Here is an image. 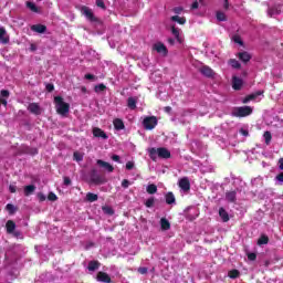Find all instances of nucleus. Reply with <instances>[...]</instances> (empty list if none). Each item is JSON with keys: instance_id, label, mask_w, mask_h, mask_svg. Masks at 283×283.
Returning a JSON list of instances; mask_svg holds the SVG:
<instances>
[{"instance_id": "obj_1", "label": "nucleus", "mask_w": 283, "mask_h": 283, "mask_svg": "<svg viewBox=\"0 0 283 283\" xmlns=\"http://www.w3.org/2000/svg\"><path fill=\"white\" fill-rule=\"evenodd\" d=\"M148 154L154 161L158 160V158H163L164 160L171 158V151L165 147L149 148Z\"/></svg>"}, {"instance_id": "obj_2", "label": "nucleus", "mask_w": 283, "mask_h": 283, "mask_svg": "<svg viewBox=\"0 0 283 283\" xmlns=\"http://www.w3.org/2000/svg\"><path fill=\"white\" fill-rule=\"evenodd\" d=\"M54 103H55L56 114H59L60 116H67V114H70V104L64 102L63 97L55 96Z\"/></svg>"}, {"instance_id": "obj_3", "label": "nucleus", "mask_w": 283, "mask_h": 283, "mask_svg": "<svg viewBox=\"0 0 283 283\" xmlns=\"http://www.w3.org/2000/svg\"><path fill=\"white\" fill-rule=\"evenodd\" d=\"M253 114V108L251 106H239L232 109V116L237 118H244Z\"/></svg>"}, {"instance_id": "obj_4", "label": "nucleus", "mask_w": 283, "mask_h": 283, "mask_svg": "<svg viewBox=\"0 0 283 283\" xmlns=\"http://www.w3.org/2000/svg\"><path fill=\"white\" fill-rule=\"evenodd\" d=\"M158 125V118L156 116H148L143 120L145 129H154Z\"/></svg>"}, {"instance_id": "obj_5", "label": "nucleus", "mask_w": 283, "mask_h": 283, "mask_svg": "<svg viewBox=\"0 0 283 283\" xmlns=\"http://www.w3.org/2000/svg\"><path fill=\"white\" fill-rule=\"evenodd\" d=\"M178 185L181 191L187 192L191 189V182L189 181V177H182L181 179H179Z\"/></svg>"}, {"instance_id": "obj_6", "label": "nucleus", "mask_w": 283, "mask_h": 283, "mask_svg": "<svg viewBox=\"0 0 283 283\" xmlns=\"http://www.w3.org/2000/svg\"><path fill=\"white\" fill-rule=\"evenodd\" d=\"M0 43H2V45L10 43V35H8V31H6L3 27H0Z\"/></svg>"}, {"instance_id": "obj_7", "label": "nucleus", "mask_w": 283, "mask_h": 283, "mask_svg": "<svg viewBox=\"0 0 283 283\" xmlns=\"http://www.w3.org/2000/svg\"><path fill=\"white\" fill-rule=\"evenodd\" d=\"M82 14L88 20V21H96V17H94V12L92 9L87 7H82Z\"/></svg>"}, {"instance_id": "obj_8", "label": "nucleus", "mask_w": 283, "mask_h": 283, "mask_svg": "<svg viewBox=\"0 0 283 283\" xmlns=\"http://www.w3.org/2000/svg\"><path fill=\"white\" fill-rule=\"evenodd\" d=\"M154 50L158 52V54H163V56H167L168 54L167 46L161 42H157L156 44H154Z\"/></svg>"}, {"instance_id": "obj_9", "label": "nucleus", "mask_w": 283, "mask_h": 283, "mask_svg": "<svg viewBox=\"0 0 283 283\" xmlns=\"http://www.w3.org/2000/svg\"><path fill=\"white\" fill-rule=\"evenodd\" d=\"M97 165L99 167H103V169H105V171H107L108 174H113L114 172V166H112V164H109L107 161H103V159H98L97 160Z\"/></svg>"}, {"instance_id": "obj_10", "label": "nucleus", "mask_w": 283, "mask_h": 283, "mask_svg": "<svg viewBox=\"0 0 283 283\" xmlns=\"http://www.w3.org/2000/svg\"><path fill=\"white\" fill-rule=\"evenodd\" d=\"M93 136H95V138H102L103 140H107V138H109L105 130L98 127L93 128Z\"/></svg>"}, {"instance_id": "obj_11", "label": "nucleus", "mask_w": 283, "mask_h": 283, "mask_svg": "<svg viewBox=\"0 0 283 283\" xmlns=\"http://www.w3.org/2000/svg\"><path fill=\"white\" fill-rule=\"evenodd\" d=\"M97 282L112 283V277L105 272H98L96 276Z\"/></svg>"}, {"instance_id": "obj_12", "label": "nucleus", "mask_w": 283, "mask_h": 283, "mask_svg": "<svg viewBox=\"0 0 283 283\" xmlns=\"http://www.w3.org/2000/svg\"><path fill=\"white\" fill-rule=\"evenodd\" d=\"M28 109L31 114H34L35 116H40L41 114V106H39L38 103L29 104Z\"/></svg>"}, {"instance_id": "obj_13", "label": "nucleus", "mask_w": 283, "mask_h": 283, "mask_svg": "<svg viewBox=\"0 0 283 283\" xmlns=\"http://www.w3.org/2000/svg\"><path fill=\"white\" fill-rule=\"evenodd\" d=\"M200 73L203 75V76H207L208 78H213V76H214V72L212 71V69L211 67H209V66H202L201 69H200Z\"/></svg>"}, {"instance_id": "obj_14", "label": "nucleus", "mask_w": 283, "mask_h": 283, "mask_svg": "<svg viewBox=\"0 0 283 283\" xmlns=\"http://www.w3.org/2000/svg\"><path fill=\"white\" fill-rule=\"evenodd\" d=\"M262 94H264V92H262V91H259L256 93L250 94V95H248L247 97H244L242 99V103L247 104V103H250V101H255L258 98V96H262Z\"/></svg>"}, {"instance_id": "obj_15", "label": "nucleus", "mask_w": 283, "mask_h": 283, "mask_svg": "<svg viewBox=\"0 0 283 283\" xmlns=\"http://www.w3.org/2000/svg\"><path fill=\"white\" fill-rule=\"evenodd\" d=\"M243 84H244V82L242 81V78H240L238 76L232 77V87H233V90H242Z\"/></svg>"}, {"instance_id": "obj_16", "label": "nucleus", "mask_w": 283, "mask_h": 283, "mask_svg": "<svg viewBox=\"0 0 283 283\" xmlns=\"http://www.w3.org/2000/svg\"><path fill=\"white\" fill-rule=\"evenodd\" d=\"M113 125L116 132H123V129H125V123L120 118H115Z\"/></svg>"}, {"instance_id": "obj_17", "label": "nucleus", "mask_w": 283, "mask_h": 283, "mask_svg": "<svg viewBox=\"0 0 283 283\" xmlns=\"http://www.w3.org/2000/svg\"><path fill=\"white\" fill-rule=\"evenodd\" d=\"M32 32H36L38 34H44V32H46L48 27L43 25V24H33L31 27Z\"/></svg>"}, {"instance_id": "obj_18", "label": "nucleus", "mask_w": 283, "mask_h": 283, "mask_svg": "<svg viewBox=\"0 0 283 283\" xmlns=\"http://www.w3.org/2000/svg\"><path fill=\"white\" fill-rule=\"evenodd\" d=\"M171 32L176 39L177 42L179 43H184L185 42V38H182V35H180V29L172 27L171 28Z\"/></svg>"}, {"instance_id": "obj_19", "label": "nucleus", "mask_w": 283, "mask_h": 283, "mask_svg": "<svg viewBox=\"0 0 283 283\" xmlns=\"http://www.w3.org/2000/svg\"><path fill=\"white\" fill-rule=\"evenodd\" d=\"M238 192L235 190H231L226 192V200L228 202H235Z\"/></svg>"}, {"instance_id": "obj_20", "label": "nucleus", "mask_w": 283, "mask_h": 283, "mask_svg": "<svg viewBox=\"0 0 283 283\" xmlns=\"http://www.w3.org/2000/svg\"><path fill=\"white\" fill-rule=\"evenodd\" d=\"M160 227L161 231H169V229H171V223L169 222V220H167V218H161Z\"/></svg>"}, {"instance_id": "obj_21", "label": "nucleus", "mask_w": 283, "mask_h": 283, "mask_svg": "<svg viewBox=\"0 0 283 283\" xmlns=\"http://www.w3.org/2000/svg\"><path fill=\"white\" fill-rule=\"evenodd\" d=\"M7 233L12 234L14 232V229H17V223L14 221L9 220L6 223Z\"/></svg>"}, {"instance_id": "obj_22", "label": "nucleus", "mask_w": 283, "mask_h": 283, "mask_svg": "<svg viewBox=\"0 0 283 283\" xmlns=\"http://www.w3.org/2000/svg\"><path fill=\"white\" fill-rule=\"evenodd\" d=\"M238 56L243 63H249V61H251V54H249V52H240L238 53Z\"/></svg>"}, {"instance_id": "obj_23", "label": "nucleus", "mask_w": 283, "mask_h": 283, "mask_svg": "<svg viewBox=\"0 0 283 283\" xmlns=\"http://www.w3.org/2000/svg\"><path fill=\"white\" fill-rule=\"evenodd\" d=\"M219 216L222 220V222H229V212L224 208L219 209Z\"/></svg>"}, {"instance_id": "obj_24", "label": "nucleus", "mask_w": 283, "mask_h": 283, "mask_svg": "<svg viewBox=\"0 0 283 283\" xmlns=\"http://www.w3.org/2000/svg\"><path fill=\"white\" fill-rule=\"evenodd\" d=\"M166 205H176V196H174V192H168L166 196Z\"/></svg>"}, {"instance_id": "obj_25", "label": "nucleus", "mask_w": 283, "mask_h": 283, "mask_svg": "<svg viewBox=\"0 0 283 283\" xmlns=\"http://www.w3.org/2000/svg\"><path fill=\"white\" fill-rule=\"evenodd\" d=\"M101 266V263L98 261H90L88 262V271H97V269Z\"/></svg>"}, {"instance_id": "obj_26", "label": "nucleus", "mask_w": 283, "mask_h": 283, "mask_svg": "<svg viewBox=\"0 0 283 283\" xmlns=\"http://www.w3.org/2000/svg\"><path fill=\"white\" fill-rule=\"evenodd\" d=\"M263 140H264L265 145H271V140H273V135H271V132L266 130L263 134Z\"/></svg>"}, {"instance_id": "obj_27", "label": "nucleus", "mask_w": 283, "mask_h": 283, "mask_svg": "<svg viewBox=\"0 0 283 283\" xmlns=\"http://www.w3.org/2000/svg\"><path fill=\"white\" fill-rule=\"evenodd\" d=\"M146 191L147 193L154 195L158 192V186H156L155 184H150L146 187Z\"/></svg>"}, {"instance_id": "obj_28", "label": "nucleus", "mask_w": 283, "mask_h": 283, "mask_svg": "<svg viewBox=\"0 0 283 283\" xmlns=\"http://www.w3.org/2000/svg\"><path fill=\"white\" fill-rule=\"evenodd\" d=\"M86 200H87V202H96V200H98V195H96L94 192H87Z\"/></svg>"}, {"instance_id": "obj_29", "label": "nucleus", "mask_w": 283, "mask_h": 283, "mask_svg": "<svg viewBox=\"0 0 283 283\" xmlns=\"http://www.w3.org/2000/svg\"><path fill=\"white\" fill-rule=\"evenodd\" d=\"M36 187L34 185H29L24 187V196H30V193H34Z\"/></svg>"}, {"instance_id": "obj_30", "label": "nucleus", "mask_w": 283, "mask_h": 283, "mask_svg": "<svg viewBox=\"0 0 283 283\" xmlns=\"http://www.w3.org/2000/svg\"><path fill=\"white\" fill-rule=\"evenodd\" d=\"M171 21H176L179 23V25H185L187 23V20L185 18H180L178 15H172Z\"/></svg>"}, {"instance_id": "obj_31", "label": "nucleus", "mask_w": 283, "mask_h": 283, "mask_svg": "<svg viewBox=\"0 0 283 283\" xmlns=\"http://www.w3.org/2000/svg\"><path fill=\"white\" fill-rule=\"evenodd\" d=\"M229 65H231V67H233L234 70H240L241 67L240 62L235 59L230 60Z\"/></svg>"}, {"instance_id": "obj_32", "label": "nucleus", "mask_w": 283, "mask_h": 283, "mask_svg": "<svg viewBox=\"0 0 283 283\" xmlns=\"http://www.w3.org/2000/svg\"><path fill=\"white\" fill-rule=\"evenodd\" d=\"M27 8H29V10H31V12H39V8L36 7V4L34 2H27Z\"/></svg>"}, {"instance_id": "obj_33", "label": "nucleus", "mask_w": 283, "mask_h": 283, "mask_svg": "<svg viewBox=\"0 0 283 283\" xmlns=\"http://www.w3.org/2000/svg\"><path fill=\"white\" fill-rule=\"evenodd\" d=\"M7 211L10 213V216H14V212L17 211V207L12 203H8L6 206Z\"/></svg>"}, {"instance_id": "obj_34", "label": "nucleus", "mask_w": 283, "mask_h": 283, "mask_svg": "<svg viewBox=\"0 0 283 283\" xmlns=\"http://www.w3.org/2000/svg\"><path fill=\"white\" fill-rule=\"evenodd\" d=\"M127 105H128L129 109H136V98L129 97L127 101Z\"/></svg>"}, {"instance_id": "obj_35", "label": "nucleus", "mask_w": 283, "mask_h": 283, "mask_svg": "<svg viewBox=\"0 0 283 283\" xmlns=\"http://www.w3.org/2000/svg\"><path fill=\"white\" fill-rule=\"evenodd\" d=\"M258 244L262 247V244H269V237L266 235H261L260 239L258 240Z\"/></svg>"}, {"instance_id": "obj_36", "label": "nucleus", "mask_w": 283, "mask_h": 283, "mask_svg": "<svg viewBox=\"0 0 283 283\" xmlns=\"http://www.w3.org/2000/svg\"><path fill=\"white\" fill-rule=\"evenodd\" d=\"M156 202V200L154 199V197H150L146 200L145 202V207H147L148 209H151V207H154V203Z\"/></svg>"}, {"instance_id": "obj_37", "label": "nucleus", "mask_w": 283, "mask_h": 283, "mask_svg": "<svg viewBox=\"0 0 283 283\" xmlns=\"http://www.w3.org/2000/svg\"><path fill=\"white\" fill-rule=\"evenodd\" d=\"M274 180H275V185H283V172H280L279 175H276Z\"/></svg>"}, {"instance_id": "obj_38", "label": "nucleus", "mask_w": 283, "mask_h": 283, "mask_svg": "<svg viewBox=\"0 0 283 283\" xmlns=\"http://www.w3.org/2000/svg\"><path fill=\"white\" fill-rule=\"evenodd\" d=\"M106 90V86L105 84H97L95 87H94V91L98 94L101 92H105Z\"/></svg>"}, {"instance_id": "obj_39", "label": "nucleus", "mask_w": 283, "mask_h": 283, "mask_svg": "<svg viewBox=\"0 0 283 283\" xmlns=\"http://www.w3.org/2000/svg\"><path fill=\"white\" fill-rule=\"evenodd\" d=\"M240 272L238 270H232L229 272V277H231V280H235V277H239Z\"/></svg>"}, {"instance_id": "obj_40", "label": "nucleus", "mask_w": 283, "mask_h": 283, "mask_svg": "<svg viewBox=\"0 0 283 283\" xmlns=\"http://www.w3.org/2000/svg\"><path fill=\"white\" fill-rule=\"evenodd\" d=\"M217 19L219 21H227V14H224V12L218 11L217 12Z\"/></svg>"}, {"instance_id": "obj_41", "label": "nucleus", "mask_w": 283, "mask_h": 283, "mask_svg": "<svg viewBox=\"0 0 283 283\" xmlns=\"http://www.w3.org/2000/svg\"><path fill=\"white\" fill-rule=\"evenodd\" d=\"M200 3L201 4L205 3V0H196L195 2H192L191 4L192 10H198Z\"/></svg>"}, {"instance_id": "obj_42", "label": "nucleus", "mask_w": 283, "mask_h": 283, "mask_svg": "<svg viewBox=\"0 0 283 283\" xmlns=\"http://www.w3.org/2000/svg\"><path fill=\"white\" fill-rule=\"evenodd\" d=\"M11 234H13V238H17L18 240H23V233H21L19 230H13Z\"/></svg>"}, {"instance_id": "obj_43", "label": "nucleus", "mask_w": 283, "mask_h": 283, "mask_svg": "<svg viewBox=\"0 0 283 283\" xmlns=\"http://www.w3.org/2000/svg\"><path fill=\"white\" fill-rule=\"evenodd\" d=\"M73 158H74V160H76L77 163H81V161L83 160V155H81V153L75 151V153L73 154Z\"/></svg>"}, {"instance_id": "obj_44", "label": "nucleus", "mask_w": 283, "mask_h": 283, "mask_svg": "<svg viewBox=\"0 0 283 283\" xmlns=\"http://www.w3.org/2000/svg\"><path fill=\"white\" fill-rule=\"evenodd\" d=\"M102 209L104 213H107L108 216H114V209H112L111 207H103Z\"/></svg>"}, {"instance_id": "obj_45", "label": "nucleus", "mask_w": 283, "mask_h": 283, "mask_svg": "<svg viewBox=\"0 0 283 283\" xmlns=\"http://www.w3.org/2000/svg\"><path fill=\"white\" fill-rule=\"evenodd\" d=\"M49 200H51L52 202L59 200V197H56V193L54 192H50L48 196Z\"/></svg>"}, {"instance_id": "obj_46", "label": "nucleus", "mask_w": 283, "mask_h": 283, "mask_svg": "<svg viewBox=\"0 0 283 283\" xmlns=\"http://www.w3.org/2000/svg\"><path fill=\"white\" fill-rule=\"evenodd\" d=\"M97 8H102V10H106L105 2L103 0H96Z\"/></svg>"}, {"instance_id": "obj_47", "label": "nucleus", "mask_w": 283, "mask_h": 283, "mask_svg": "<svg viewBox=\"0 0 283 283\" xmlns=\"http://www.w3.org/2000/svg\"><path fill=\"white\" fill-rule=\"evenodd\" d=\"M63 180V185L65 187H70V185H72V179H70V177H64Z\"/></svg>"}, {"instance_id": "obj_48", "label": "nucleus", "mask_w": 283, "mask_h": 283, "mask_svg": "<svg viewBox=\"0 0 283 283\" xmlns=\"http://www.w3.org/2000/svg\"><path fill=\"white\" fill-rule=\"evenodd\" d=\"M258 255L255 253H249L248 254V260H250V262H255Z\"/></svg>"}, {"instance_id": "obj_49", "label": "nucleus", "mask_w": 283, "mask_h": 283, "mask_svg": "<svg viewBox=\"0 0 283 283\" xmlns=\"http://www.w3.org/2000/svg\"><path fill=\"white\" fill-rule=\"evenodd\" d=\"M45 90L48 91V92H54V84H46L45 85Z\"/></svg>"}, {"instance_id": "obj_50", "label": "nucleus", "mask_w": 283, "mask_h": 283, "mask_svg": "<svg viewBox=\"0 0 283 283\" xmlns=\"http://www.w3.org/2000/svg\"><path fill=\"white\" fill-rule=\"evenodd\" d=\"M122 187H123L124 189L129 188V180L124 179V180L122 181Z\"/></svg>"}, {"instance_id": "obj_51", "label": "nucleus", "mask_w": 283, "mask_h": 283, "mask_svg": "<svg viewBox=\"0 0 283 283\" xmlns=\"http://www.w3.org/2000/svg\"><path fill=\"white\" fill-rule=\"evenodd\" d=\"M234 43H239V45H243L242 39L238 35L233 38Z\"/></svg>"}, {"instance_id": "obj_52", "label": "nucleus", "mask_w": 283, "mask_h": 283, "mask_svg": "<svg viewBox=\"0 0 283 283\" xmlns=\"http://www.w3.org/2000/svg\"><path fill=\"white\" fill-rule=\"evenodd\" d=\"M1 96H2L3 98H8V96H10V92H9L8 90H2V91H1Z\"/></svg>"}, {"instance_id": "obj_53", "label": "nucleus", "mask_w": 283, "mask_h": 283, "mask_svg": "<svg viewBox=\"0 0 283 283\" xmlns=\"http://www.w3.org/2000/svg\"><path fill=\"white\" fill-rule=\"evenodd\" d=\"M84 78H86V81H95L96 76H94L93 74H86Z\"/></svg>"}, {"instance_id": "obj_54", "label": "nucleus", "mask_w": 283, "mask_h": 283, "mask_svg": "<svg viewBox=\"0 0 283 283\" xmlns=\"http://www.w3.org/2000/svg\"><path fill=\"white\" fill-rule=\"evenodd\" d=\"M9 191H10V193H17V186L15 185H10L9 186Z\"/></svg>"}, {"instance_id": "obj_55", "label": "nucleus", "mask_w": 283, "mask_h": 283, "mask_svg": "<svg viewBox=\"0 0 283 283\" xmlns=\"http://www.w3.org/2000/svg\"><path fill=\"white\" fill-rule=\"evenodd\" d=\"M126 169H128V171H130V169H134V161H128L126 164Z\"/></svg>"}, {"instance_id": "obj_56", "label": "nucleus", "mask_w": 283, "mask_h": 283, "mask_svg": "<svg viewBox=\"0 0 283 283\" xmlns=\"http://www.w3.org/2000/svg\"><path fill=\"white\" fill-rule=\"evenodd\" d=\"M111 158L114 160V163H120V156L118 155H113Z\"/></svg>"}, {"instance_id": "obj_57", "label": "nucleus", "mask_w": 283, "mask_h": 283, "mask_svg": "<svg viewBox=\"0 0 283 283\" xmlns=\"http://www.w3.org/2000/svg\"><path fill=\"white\" fill-rule=\"evenodd\" d=\"M256 182H262V177L254 178L251 181L252 185H255Z\"/></svg>"}, {"instance_id": "obj_58", "label": "nucleus", "mask_w": 283, "mask_h": 283, "mask_svg": "<svg viewBox=\"0 0 283 283\" xmlns=\"http://www.w3.org/2000/svg\"><path fill=\"white\" fill-rule=\"evenodd\" d=\"M138 273H140L142 275H145L147 273V268H139Z\"/></svg>"}, {"instance_id": "obj_59", "label": "nucleus", "mask_w": 283, "mask_h": 283, "mask_svg": "<svg viewBox=\"0 0 283 283\" xmlns=\"http://www.w3.org/2000/svg\"><path fill=\"white\" fill-rule=\"evenodd\" d=\"M174 12H175V14H180V12H182V7H176L174 9Z\"/></svg>"}, {"instance_id": "obj_60", "label": "nucleus", "mask_w": 283, "mask_h": 283, "mask_svg": "<svg viewBox=\"0 0 283 283\" xmlns=\"http://www.w3.org/2000/svg\"><path fill=\"white\" fill-rule=\"evenodd\" d=\"M240 134H241L242 136H249V130H247V129H244V128H241V129H240Z\"/></svg>"}, {"instance_id": "obj_61", "label": "nucleus", "mask_w": 283, "mask_h": 283, "mask_svg": "<svg viewBox=\"0 0 283 283\" xmlns=\"http://www.w3.org/2000/svg\"><path fill=\"white\" fill-rule=\"evenodd\" d=\"M279 169L283 171V158L279 159Z\"/></svg>"}, {"instance_id": "obj_62", "label": "nucleus", "mask_w": 283, "mask_h": 283, "mask_svg": "<svg viewBox=\"0 0 283 283\" xmlns=\"http://www.w3.org/2000/svg\"><path fill=\"white\" fill-rule=\"evenodd\" d=\"M168 43H169L170 45H175L176 40H174V39L169 38V39H168Z\"/></svg>"}, {"instance_id": "obj_63", "label": "nucleus", "mask_w": 283, "mask_h": 283, "mask_svg": "<svg viewBox=\"0 0 283 283\" xmlns=\"http://www.w3.org/2000/svg\"><path fill=\"white\" fill-rule=\"evenodd\" d=\"M165 112H171V107L170 106L165 107Z\"/></svg>"}, {"instance_id": "obj_64", "label": "nucleus", "mask_w": 283, "mask_h": 283, "mask_svg": "<svg viewBox=\"0 0 283 283\" xmlns=\"http://www.w3.org/2000/svg\"><path fill=\"white\" fill-rule=\"evenodd\" d=\"M31 50L32 52H34V50H36V46L34 44H31Z\"/></svg>"}]
</instances>
